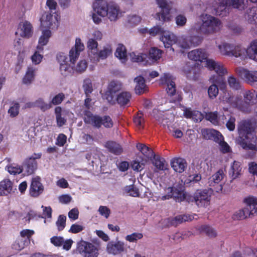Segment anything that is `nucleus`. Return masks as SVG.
Returning <instances> with one entry per match:
<instances>
[{"mask_svg": "<svg viewBox=\"0 0 257 257\" xmlns=\"http://www.w3.org/2000/svg\"><path fill=\"white\" fill-rule=\"evenodd\" d=\"M207 56L208 55L205 51L199 49L192 50L188 54V57L190 60L200 62L205 60V67L210 70H214L217 74V75H213L210 77L212 82L219 84H224L221 75L227 74V69L220 62L207 59Z\"/></svg>", "mask_w": 257, "mask_h": 257, "instance_id": "1", "label": "nucleus"}, {"mask_svg": "<svg viewBox=\"0 0 257 257\" xmlns=\"http://www.w3.org/2000/svg\"><path fill=\"white\" fill-rule=\"evenodd\" d=\"M238 137L236 140L244 149H249L257 151L256 137L254 134V128L250 120L241 121L238 125Z\"/></svg>", "mask_w": 257, "mask_h": 257, "instance_id": "2", "label": "nucleus"}, {"mask_svg": "<svg viewBox=\"0 0 257 257\" xmlns=\"http://www.w3.org/2000/svg\"><path fill=\"white\" fill-rule=\"evenodd\" d=\"M160 39L165 48H170L174 51V50L171 46L173 44H176L182 53H184L185 50L189 49L192 46L198 45L200 42V40L197 37H189L188 39L181 37L179 39L172 32L166 30H164Z\"/></svg>", "mask_w": 257, "mask_h": 257, "instance_id": "3", "label": "nucleus"}, {"mask_svg": "<svg viewBox=\"0 0 257 257\" xmlns=\"http://www.w3.org/2000/svg\"><path fill=\"white\" fill-rule=\"evenodd\" d=\"M199 20L200 22H197L192 26L190 30L191 32L208 34L216 32L221 29L220 21L213 16L203 14L200 16Z\"/></svg>", "mask_w": 257, "mask_h": 257, "instance_id": "4", "label": "nucleus"}, {"mask_svg": "<svg viewBox=\"0 0 257 257\" xmlns=\"http://www.w3.org/2000/svg\"><path fill=\"white\" fill-rule=\"evenodd\" d=\"M109 3L105 0H95L92 4L93 12L91 18L95 24L102 22V18L106 17Z\"/></svg>", "mask_w": 257, "mask_h": 257, "instance_id": "5", "label": "nucleus"}, {"mask_svg": "<svg viewBox=\"0 0 257 257\" xmlns=\"http://www.w3.org/2000/svg\"><path fill=\"white\" fill-rule=\"evenodd\" d=\"M84 120L86 123L97 127H99L101 124L106 127H111L113 125V122L109 116H105L101 118L93 115L90 111H86Z\"/></svg>", "mask_w": 257, "mask_h": 257, "instance_id": "6", "label": "nucleus"}, {"mask_svg": "<svg viewBox=\"0 0 257 257\" xmlns=\"http://www.w3.org/2000/svg\"><path fill=\"white\" fill-rule=\"evenodd\" d=\"M40 28L42 29H49L53 30L58 27L57 15H53L51 13L46 12L42 14L40 19Z\"/></svg>", "mask_w": 257, "mask_h": 257, "instance_id": "7", "label": "nucleus"}, {"mask_svg": "<svg viewBox=\"0 0 257 257\" xmlns=\"http://www.w3.org/2000/svg\"><path fill=\"white\" fill-rule=\"evenodd\" d=\"M158 7L161 9V12L157 13L154 18L159 21L166 22L171 20L172 17L170 15V8L167 0H155Z\"/></svg>", "mask_w": 257, "mask_h": 257, "instance_id": "8", "label": "nucleus"}, {"mask_svg": "<svg viewBox=\"0 0 257 257\" xmlns=\"http://www.w3.org/2000/svg\"><path fill=\"white\" fill-rule=\"evenodd\" d=\"M211 193L206 189L197 190L193 195L196 204L199 207L207 206L210 202Z\"/></svg>", "mask_w": 257, "mask_h": 257, "instance_id": "9", "label": "nucleus"}, {"mask_svg": "<svg viewBox=\"0 0 257 257\" xmlns=\"http://www.w3.org/2000/svg\"><path fill=\"white\" fill-rule=\"evenodd\" d=\"M79 251L83 253L84 257H97L96 247L91 243L81 240L78 243Z\"/></svg>", "mask_w": 257, "mask_h": 257, "instance_id": "10", "label": "nucleus"}, {"mask_svg": "<svg viewBox=\"0 0 257 257\" xmlns=\"http://www.w3.org/2000/svg\"><path fill=\"white\" fill-rule=\"evenodd\" d=\"M112 47L110 44H106L104 45L100 50H98L94 56L93 57L91 62L97 63L100 60L106 59L108 57L112 55Z\"/></svg>", "mask_w": 257, "mask_h": 257, "instance_id": "11", "label": "nucleus"}, {"mask_svg": "<svg viewBox=\"0 0 257 257\" xmlns=\"http://www.w3.org/2000/svg\"><path fill=\"white\" fill-rule=\"evenodd\" d=\"M16 34L25 38H30L33 34V28L30 22L27 21L21 22L17 29Z\"/></svg>", "mask_w": 257, "mask_h": 257, "instance_id": "12", "label": "nucleus"}, {"mask_svg": "<svg viewBox=\"0 0 257 257\" xmlns=\"http://www.w3.org/2000/svg\"><path fill=\"white\" fill-rule=\"evenodd\" d=\"M232 7L234 8L241 10L244 8L243 0H222L220 4L216 8V13L221 15V12L224 10L227 7Z\"/></svg>", "mask_w": 257, "mask_h": 257, "instance_id": "13", "label": "nucleus"}, {"mask_svg": "<svg viewBox=\"0 0 257 257\" xmlns=\"http://www.w3.org/2000/svg\"><path fill=\"white\" fill-rule=\"evenodd\" d=\"M236 73L248 82H257V71H249L242 67L236 69Z\"/></svg>", "mask_w": 257, "mask_h": 257, "instance_id": "14", "label": "nucleus"}, {"mask_svg": "<svg viewBox=\"0 0 257 257\" xmlns=\"http://www.w3.org/2000/svg\"><path fill=\"white\" fill-rule=\"evenodd\" d=\"M242 167L241 163L237 161H234L231 163L228 174L232 180L238 178L242 174Z\"/></svg>", "mask_w": 257, "mask_h": 257, "instance_id": "15", "label": "nucleus"}, {"mask_svg": "<svg viewBox=\"0 0 257 257\" xmlns=\"http://www.w3.org/2000/svg\"><path fill=\"white\" fill-rule=\"evenodd\" d=\"M15 189L12 181L5 179L0 181V196H7L14 193Z\"/></svg>", "mask_w": 257, "mask_h": 257, "instance_id": "16", "label": "nucleus"}, {"mask_svg": "<svg viewBox=\"0 0 257 257\" xmlns=\"http://www.w3.org/2000/svg\"><path fill=\"white\" fill-rule=\"evenodd\" d=\"M44 188L40 182V178L35 177L32 179L30 187V194L33 197H38L43 191Z\"/></svg>", "mask_w": 257, "mask_h": 257, "instance_id": "17", "label": "nucleus"}, {"mask_svg": "<svg viewBox=\"0 0 257 257\" xmlns=\"http://www.w3.org/2000/svg\"><path fill=\"white\" fill-rule=\"evenodd\" d=\"M106 17L110 21H116L121 16V12L119 7L115 4L109 3Z\"/></svg>", "mask_w": 257, "mask_h": 257, "instance_id": "18", "label": "nucleus"}, {"mask_svg": "<svg viewBox=\"0 0 257 257\" xmlns=\"http://www.w3.org/2000/svg\"><path fill=\"white\" fill-rule=\"evenodd\" d=\"M121 88L122 84L120 82L115 81H111L108 86L106 92V99L108 101L112 102L113 101V94L120 91Z\"/></svg>", "mask_w": 257, "mask_h": 257, "instance_id": "19", "label": "nucleus"}, {"mask_svg": "<svg viewBox=\"0 0 257 257\" xmlns=\"http://www.w3.org/2000/svg\"><path fill=\"white\" fill-rule=\"evenodd\" d=\"M41 35L39 38L37 49L44 50V46L47 45L52 36V31L49 29H42Z\"/></svg>", "mask_w": 257, "mask_h": 257, "instance_id": "20", "label": "nucleus"}, {"mask_svg": "<svg viewBox=\"0 0 257 257\" xmlns=\"http://www.w3.org/2000/svg\"><path fill=\"white\" fill-rule=\"evenodd\" d=\"M106 249L108 253L116 255L124 251V243L120 241L109 242L107 244Z\"/></svg>", "mask_w": 257, "mask_h": 257, "instance_id": "21", "label": "nucleus"}, {"mask_svg": "<svg viewBox=\"0 0 257 257\" xmlns=\"http://www.w3.org/2000/svg\"><path fill=\"white\" fill-rule=\"evenodd\" d=\"M244 202L246 204L245 209L249 216L257 214V199L253 197H248L244 199Z\"/></svg>", "mask_w": 257, "mask_h": 257, "instance_id": "22", "label": "nucleus"}, {"mask_svg": "<svg viewBox=\"0 0 257 257\" xmlns=\"http://www.w3.org/2000/svg\"><path fill=\"white\" fill-rule=\"evenodd\" d=\"M170 165L175 172L179 173L183 172L187 168L186 160L181 158H174L171 160Z\"/></svg>", "mask_w": 257, "mask_h": 257, "instance_id": "23", "label": "nucleus"}, {"mask_svg": "<svg viewBox=\"0 0 257 257\" xmlns=\"http://www.w3.org/2000/svg\"><path fill=\"white\" fill-rule=\"evenodd\" d=\"M230 57L239 58L241 60H245L247 58L248 47L247 49L240 44H234Z\"/></svg>", "mask_w": 257, "mask_h": 257, "instance_id": "24", "label": "nucleus"}, {"mask_svg": "<svg viewBox=\"0 0 257 257\" xmlns=\"http://www.w3.org/2000/svg\"><path fill=\"white\" fill-rule=\"evenodd\" d=\"M160 81L162 84H165L167 85L166 89L167 93L170 95H173L176 92L175 84L173 81L172 77L169 74H164L161 77Z\"/></svg>", "mask_w": 257, "mask_h": 257, "instance_id": "25", "label": "nucleus"}, {"mask_svg": "<svg viewBox=\"0 0 257 257\" xmlns=\"http://www.w3.org/2000/svg\"><path fill=\"white\" fill-rule=\"evenodd\" d=\"M201 132L203 138L206 140H212L216 142L222 138V135L214 129L203 128Z\"/></svg>", "mask_w": 257, "mask_h": 257, "instance_id": "26", "label": "nucleus"}, {"mask_svg": "<svg viewBox=\"0 0 257 257\" xmlns=\"http://www.w3.org/2000/svg\"><path fill=\"white\" fill-rule=\"evenodd\" d=\"M183 115L187 118H190L195 122H200L203 118V114L199 111L192 110L190 108L183 107Z\"/></svg>", "mask_w": 257, "mask_h": 257, "instance_id": "27", "label": "nucleus"}, {"mask_svg": "<svg viewBox=\"0 0 257 257\" xmlns=\"http://www.w3.org/2000/svg\"><path fill=\"white\" fill-rule=\"evenodd\" d=\"M205 118L214 125H220L224 123L226 117L224 114L218 115L217 111L207 113Z\"/></svg>", "mask_w": 257, "mask_h": 257, "instance_id": "28", "label": "nucleus"}, {"mask_svg": "<svg viewBox=\"0 0 257 257\" xmlns=\"http://www.w3.org/2000/svg\"><path fill=\"white\" fill-rule=\"evenodd\" d=\"M167 192H170L171 194L170 197H173L178 201H181L185 198L184 189L183 186H181L178 188L174 187H169L167 189Z\"/></svg>", "mask_w": 257, "mask_h": 257, "instance_id": "29", "label": "nucleus"}, {"mask_svg": "<svg viewBox=\"0 0 257 257\" xmlns=\"http://www.w3.org/2000/svg\"><path fill=\"white\" fill-rule=\"evenodd\" d=\"M86 47L88 56L91 62L93 57L98 50V43L94 39H88L86 42Z\"/></svg>", "mask_w": 257, "mask_h": 257, "instance_id": "30", "label": "nucleus"}, {"mask_svg": "<svg viewBox=\"0 0 257 257\" xmlns=\"http://www.w3.org/2000/svg\"><path fill=\"white\" fill-rule=\"evenodd\" d=\"M37 69L32 66L27 67L25 74L23 78V83L25 84H31L35 79Z\"/></svg>", "mask_w": 257, "mask_h": 257, "instance_id": "31", "label": "nucleus"}, {"mask_svg": "<svg viewBox=\"0 0 257 257\" xmlns=\"http://www.w3.org/2000/svg\"><path fill=\"white\" fill-rule=\"evenodd\" d=\"M225 176V170L220 169L212 175L208 179L209 186H214L219 183Z\"/></svg>", "mask_w": 257, "mask_h": 257, "instance_id": "32", "label": "nucleus"}, {"mask_svg": "<svg viewBox=\"0 0 257 257\" xmlns=\"http://www.w3.org/2000/svg\"><path fill=\"white\" fill-rule=\"evenodd\" d=\"M135 82L136 83L135 89L137 94H141L147 91V87L143 77L139 76L136 77Z\"/></svg>", "mask_w": 257, "mask_h": 257, "instance_id": "33", "label": "nucleus"}, {"mask_svg": "<svg viewBox=\"0 0 257 257\" xmlns=\"http://www.w3.org/2000/svg\"><path fill=\"white\" fill-rule=\"evenodd\" d=\"M114 55L122 63H125L127 60L126 50L125 46L122 44L117 45Z\"/></svg>", "mask_w": 257, "mask_h": 257, "instance_id": "34", "label": "nucleus"}, {"mask_svg": "<svg viewBox=\"0 0 257 257\" xmlns=\"http://www.w3.org/2000/svg\"><path fill=\"white\" fill-rule=\"evenodd\" d=\"M233 44L226 42L221 43L217 46L219 53L221 55L227 56H230Z\"/></svg>", "mask_w": 257, "mask_h": 257, "instance_id": "35", "label": "nucleus"}, {"mask_svg": "<svg viewBox=\"0 0 257 257\" xmlns=\"http://www.w3.org/2000/svg\"><path fill=\"white\" fill-rule=\"evenodd\" d=\"M37 162L34 160H28L24 165L23 171H24L25 175H30L33 174L37 169Z\"/></svg>", "mask_w": 257, "mask_h": 257, "instance_id": "36", "label": "nucleus"}, {"mask_svg": "<svg viewBox=\"0 0 257 257\" xmlns=\"http://www.w3.org/2000/svg\"><path fill=\"white\" fill-rule=\"evenodd\" d=\"M162 51L158 49L152 48L149 51V59L150 61L145 60V64H151V63L155 62L159 59L162 56Z\"/></svg>", "mask_w": 257, "mask_h": 257, "instance_id": "37", "label": "nucleus"}, {"mask_svg": "<svg viewBox=\"0 0 257 257\" xmlns=\"http://www.w3.org/2000/svg\"><path fill=\"white\" fill-rule=\"evenodd\" d=\"M224 75L225 74L221 75V76L223 78L224 84H219L217 83L213 82V83H214V84L211 85L209 87L208 90V95H209V96L210 97V98H214L216 97V96L217 95V94L218 93V89L216 84L218 85V86L220 87V89H223L225 87V86H226L224 78L223 77ZM210 81L212 83V81L210 79Z\"/></svg>", "mask_w": 257, "mask_h": 257, "instance_id": "38", "label": "nucleus"}, {"mask_svg": "<svg viewBox=\"0 0 257 257\" xmlns=\"http://www.w3.org/2000/svg\"><path fill=\"white\" fill-rule=\"evenodd\" d=\"M55 113L56 114L57 124L58 126L61 127L63 125L66 121V119L62 116H64L66 114L67 111H62L60 107H57L55 109Z\"/></svg>", "mask_w": 257, "mask_h": 257, "instance_id": "39", "label": "nucleus"}, {"mask_svg": "<svg viewBox=\"0 0 257 257\" xmlns=\"http://www.w3.org/2000/svg\"><path fill=\"white\" fill-rule=\"evenodd\" d=\"M247 52V57L257 62V41H254L250 43L248 46Z\"/></svg>", "mask_w": 257, "mask_h": 257, "instance_id": "40", "label": "nucleus"}, {"mask_svg": "<svg viewBox=\"0 0 257 257\" xmlns=\"http://www.w3.org/2000/svg\"><path fill=\"white\" fill-rule=\"evenodd\" d=\"M153 164L156 168L160 170H166L168 169V165L165 159L159 156H154Z\"/></svg>", "mask_w": 257, "mask_h": 257, "instance_id": "41", "label": "nucleus"}, {"mask_svg": "<svg viewBox=\"0 0 257 257\" xmlns=\"http://www.w3.org/2000/svg\"><path fill=\"white\" fill-rule=\"evenodd\" d=\"M131 98V94L127 91L120 93L117 96L116 100L121 105H127Z\"/></svg>", "mask_w": 257, "mask_h": 257, "instance_id": "42", "label": "nucleus"}, {"mask_svg": "<svg viewBox=\"0 0 257 257\" xmlns=\"http://www.w3.org/2000/svg\"><path fill=\"white\" fill-rule=\"evenodd\" d=\"M105 147L107 148L110 152L116 155H119L122 152L121 146L114 142H108L106 143Z\"/></svg>", "mask_w": 257, "mask_h": 257, "instance_id": "43", "label": "nucleus"}, {"mask_svg": "<svg viewBox=\"0 0 257 257\" xmlns=\"http://www.w3.org/2000/svg\"><path fill=\"white\" fill-rule=\"evenodd\" d=\"M198 230L200 233H204L210 237H215L217 235L216 231L212 227L203 225L199 227Z\"/></svg>", "mask_w": 257, "mask_h": 257, "instance_id": "44", "label": "nucleus"}, {"mask_svg": "<svg viewBox=\"0 0 257 257\" xmlns=\"http://www.w3.org/2000/svg\"><path fill=\"white\" fill-rule=\"evenodd\" d=\"M129 57L132 61L134 62H144L145 63V60L147 55L145 54L139 53L137 52H133L129 54Z\"/></svg>", "mask_w": 257, "mask_h": 257, "instance_id": "45", "label": "nucleus"}, {"mask_svg": "<svg viewBox=\"0 0 257 257\" xmlns=\"http://www.w3.org/2000/svg\"><path fill=\"white\" fill-rule=\"evenodd\" d=\"M43 50L36 48V50L31 57V60L33 64L38 65L42 62L43 58Z\"/></svg>", "mask_w": 257, "mask_h": 257, "instance_id": "46", "label": "nucleus"}, {"mask_svg": "<svg viewBox=\"0 0 257 257\" xmlns=\"http://www.w3.org/2000/svg\"><path fill=\"white\" fill-rule=\"evenodd\" d=\"M137 148L148 159L151 158L154 156L153 151L144 144H138L137 145Z\"/></svg>", "mask_w": 257, "mask_h": 257, "instance_id": "47", "label": "nucleus"}, {"mask_svg": "<svg viewBox=\"0 0 257 257\" xmlns=\"http://www.w3.org/2000/svg\"><path fill=\"white\" fill-rule=\"evenodd\" d=\"M123 190L125 193L132 197H137L140 195L139 189L133 185L126 186Z\"/></svg>", "mask_w": 257, "mask_h": 257, "instance_id": "48", "label": "nucleus"}, {"mask_svg": "<svg viewBox=\"0 0 257 257\" xmlns=\"http://www.w3.org/2000/svg\"><path fill=\"white\" fill-rule=\"evenodd\" d=\"M6 170L11 175H13L19 174L23 171L22 168L20 166L16 164H11L7 166Z\"/></svg>", "mask_w": 257, "mask_h": 257, "instance_id": "49", "label": "nucleus"}, {"mask_svg": "<svg viewBox=\"0 0 257 257\" xmlns=\"http://www.w3.org/2000/svg\"><path fill=\"white\" fill-rule=\"evenodd\" d=\"M28 243V240L19 237L13 244V248L16 250H21L25 247Z\"/></svg>", "mask_w": 257, "mask_h": 257, "instance_id": "50", "label": "nucleus"}, {"mask_svg": "<svg viewBox=\"0 0 257 257\" xmlns=\"http://www.w3.org/2000/svg\"><path fill=\"white\" fill-rule=\"evenodd\" d=\"M35 106L38 107L42 111H46L51 108V104L45 102L42 98H39L35 101Z\"/></svg>", "mask_w": 257, "mask_h": 257, "instance_id": "51", "label": "nucleus"}, {"mask_svg": "<svg viewBox=\"0 0 257 257\" xmlns=\"http://www.w3.org/2000/svg\"><path fill=\"white\" fill-rule=\"evenodd\" d=\"M196 216V214L194 215L191 214H184L177 216L175 217V220L177 223H182L185 221H191L194 219H196L195 217Z\"/></svg>", "mask_w": 257, "mask_h": 257, "instance_id": "52", "label": "nucleus"}, {"mask_svg": "<svg viewBox=\"0 0 257 257\" xmlns=\"http://www.w3.org/2000/svg\"><path fill=\"white\" fill-rule=\"evenodd\" d=\"M216 142L219 144V150L222 153L225 154L231 152L230 147L226 142L223 141V137L219 141Z\"/></svg>", "mask_w": 257, "mask_h": 257, "instance_id": "53", "label": "nucleus"}, {"mask_svg": "<svg viewBox=\"0 0 257 257\" xmlns=\"http://www.w3.org/2000/svg\"><path fill=\"white\" fill-rule=\"evenodd\" d=\"M82 87L86 96L90 94L93 91L91 81L89 78L84 80Z\"/></svg>", "mask_w": 257, "mask_h": 257, "instance_id": "54", "label": "nucleus"}, {"mask_svg": "<svg viewBox=\"0 0 257 257\" xmlns=\"http://www.w3.org/2000/svg\"><path fill=\"white\" fill-rule=\"evenodd\" d=\"M143 235L140 232H134L131 234L127 235L125 237L126 240L130 242H136L138 240L142 239Z\"/></svg>", "mask_w": 257, "mask_h": 257, "instance_id": "55", "label": "nucleus"}, {"mask_svg": "<svg viewBox=\"0 0 257 257\" xmlns=\"http://www.w3.org/2000/svg\"><path fill=\"white\" fill-rule=\"evenodd\" d=\"M248 216L249 215H248V213L246 212L245 209L244 208L242 209H240L236 211L233 214L232 218L236 220H241L244 219Z\"/></svg>", "mask_w": 257, "mask_h": 257, "instance_id": "56", "label": "nucleus"}, {"mask_svg": "<svg viewBox=\"0 0 257 257\" xmlns=\"http://www.w3.org/2000/svg\"><path fill=\"white\" fill-rule=\"evenodd\" d=\"M257 9L252 8L248 13V22L251 24H257Z\"/></svg>", "mask_w": 257, "mask_h": 257, "instance_id": "57", "label": "nucleus"}, {"mask_svg": "<svg viewBox=\"0 0 257 257\" xmlns=\"http://www.w3.org/2000/svg\"><path fill=\"white\" fill-rule=\"evenodd\" d=\"M201 179V176L199 174H195L192 175H190L188 176L187 178H186L184 180L185 184H189L191 183H196L198 181H200Z\"/></svg>", "mask_w": 257, "mask_h": 257, "instance_id": "58", "label": "nucleus"}, {"mask_svg": "<svg viewBox=\"0 0 257 257\" xmlns=\"http://www.w3.org/2000/svg\"><path fill=\"white\" fill-rule=\"evenodd\" d=\"M20 105L18 103L13 104L8 110V113L10 116L16 117L19 113Z\"/></svg>", "mask_w": 257, "mask_h": 257, "instance_id": "59", "label": "nucleus"}, {"mask_svg": "<svg viewBox=\"0 0 257 257\" xmlns=\"http://www.w3.org/2000/svg\"><path fill=\"white\" fill-rule=\"evenodd\" d=\"M65 98V95L63 93H59L53 97L50 102L51 107L52 105H56L60 104Z\"/></svg>", "mask_w": 257, "mask_h": 257, "instance_id": "60", "label": "nucleus"}, {"mask_svg": "<svg viewBox=\"0 0 257 257\" xmlns=\"http://www.w3.org/2000/svg\"><path fill=\"white\" fill-rule=\"evenodd\" d=\"M66 217L65 215H61L58 217L56 222L57 228L59 231L62 230L66 224Z\"/></svg>", "mask_w": 257, "mask_h": 257, "instance_id": "61", "label": "nucleus"}, {"mask_svg": "<svg viewBox=\"0 0 257 257\" xmlns=\"http://www.w3.org/2000/svg\"><path fill=\"white\" fill-rule=\"evenodd\" d=\"M145 165V163L144 162V160H142V162L135 160L132 162L131 165L134 170L139 172L144 168Z\"/></svg>", "mask_w": 257, "mask_h": 257, "instance_id": "62", "label": "nucleus"}, {"mask_svg": "<svg viewBox=\"0 0 257 257\" xmlns=\"http://www.w3.org/2000/svg\"><path fill=\"white\" fill-rule=\"evenodd\" d=\"M228 83L230 87L234 89H238L240 87L238 81L233 76H229L228 78Z\"/></svg>", "mask_w": 257, "mask_h": 257, "instance_id": "63", "label": "nucleus"}, {"mask_svg": "<svg viewBox=\"0 0 257 257\" xmlns=\"http://www.w3.org/2000/svg\"><path fill=\"white\" fill-rule=\"evenodd\" d=\"M87 67V63L86 60H82L80 61L76 65L75 70L79 72L84 71Z\"/></svg>", "mask_w": 257, "mask_h": 257, "instance_id": "64", "label": "nucleus"}]
</instances>
